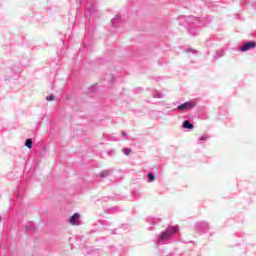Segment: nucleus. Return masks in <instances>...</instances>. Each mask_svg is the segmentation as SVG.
Masks as SVG:
<instances>
[{
    "mask_svg": "<svg viewBox=\"0 0 256 256\" xmlns=\"http://www.w3.org/2000/svg\"><path fill=\"white\" fill-rule=\"evenodd\" d=\"M213 21V17L206 16L203 18V21L195 16H179L178 17V25L180 27H184V29H187L189 35H192V37H195L197 35V28L199 25H209Z\"/></svg>",
    "mask_w": 256,
    "mask_h": 256,
    "instance_id": "nucleus-1",
    "label": "nucleus"
},
{
    "mask_svg": "<svg viewBox=\"0 0 256 256\" xmlns=\"http://www.w3.org/2000/svg\"><path fill=\"white\" fill-rule=\"evenodd\" d=\"M177 233H179V226H168L164 231H162L157 240H155V245L157 247L161 245H169L170 243H177V241H181L178 237H176Z\"/></svg>",
    "mask_w": 256,
    "mask_h": 256,
    "instance_id": "nucleus-2",
    "label": "nucleus"
},
{
    "mask_svg": "<svg viewBox=\"0 0 256 256\" xmlns=\"http://www.w3.org/2000/svg\"><path fill=\"white\" fill-rule=\"evenodd\" d=\"M88 35L84 37L83 42H82V53L85 55L87 53H91L93 51V28L88 27L87 29Z\"/></svg>",
    "mask_w": 256,
    "mask_h": 256,
    "instance_id": "nucleus-3",
    "label": "nucleus"
},
{
    "mask_svg": "<svg viewBox=\"0 0 256 256\" xmlns=\"http://www.w3.org/2000/svg\"><path fill=\"white\" fill-rule=\"evenodd\" d=\"M80 3H83V0H80ZM86 12L84 14L85 19L88 17H93L97 15V1L96 0H86Z\"/></svg>",
    "mask_w": 256,
    "mask_h": 256,
    "instance_id": "nucleus-4",
    "label": "nucleus"
},
{
    "mask_svg": "<svg viewBox=\"0 0 256 256\" xmlns=\"http://www.w3.org/2000/svg\"><path fill=\"white\" fill-rule=\"evenodd\" d=\"M111 225L112 223L110 221L100 219L94 224V228L90 231V233H101V231H105V229L111 227Z\"/></svg>",
    "mask_w": 256,
    "mask_h": 256,
    "instance_id": "nucleus-5",
    "label": "nucleus"
},
{
    "mask_svg": "<svg viewBox=\"0 0 256 256\" xmlns=\"http://www.w3.org/2000/svg\"><path fill=\"white\" fill-rule=\"evenodd\" d=\"M108 255L109 256H127V250L123 246H108Z\"/></svg>",
    "mask_w": 256,
    "mask_h": 256,
    "instance_id": "nucleus-6",
    "label": "nucleus"
},
{
    "mask_svg": "<svg viewBox=\"0 0 256 256\" xmlns=\"http://www.w3.org/2000/svg\"><path fill=\"white\" fill-rule=\"evenodd\" d=\"M194 228L196 233H199V235H203L205 233H208L210 226L209 222L207 221H199L194 224Z\"/></svg>",
    "mask_w": 256,
    "mask_h": 256,
    "instance_id": "nucleus-7",
    "label": "nucleus"
},
{
    "mask_svg": "<svg viewBox=\"0 0 256 256\" xmlns=\"http://www.w3.org/2000/svg\"><path fill=\"white\" fill-rule=\"evenodd\" d=\"M197 107V100H189L182 104H179L176 109L177 111H191V109H195Z\"/></svg>",
    "mask_w": 256,
    "mask_h": 256,
    "instance_id": "nucleus-8",
    "label": "nucleus"
},
{
    "mask_svg": "<svg viewBox=\"0 0 256 256\" xmlns=\"http://www.w3.org/2000/svg\"><path fill=\"white\" fill-rule=\"evenodd\" d=\"M255 47H256V41L248 40V41L242 42V45L241 47L238 48V51H240V53H245L247 51H251V49H255Z\"/></svg>",
    "mask_w": 256,
    "mask_h": 256,
    "instance_id": "nucleus-9",
    "label": "nucleus"
},
{
    "mask_svg": "<svg viewBox=\"0 0 256 256\" xmlns=\"http://www.w3.org/2000/svg\"><path fill=\"white\" fill-rule=\"evenodd\" d=\"M244 233L243 232H237L232 236V244H230V247H239V245H241V243L243 242V237H244ZM238 239V241H237ZM235 241H237V243H235Z\"/></svg>",
    "mask_w": 256,
    "mask_h": 256,
    "instance_id": "nucleus-10",
    "label": "nucleus"
},
{
    "mask_svg": "<svg viewBox=\"0 0 256 256\" xmlns=\"http://www.w3.org/2000/svg\"><path fill=\"white\" fill-rule=\"evenodd\" d=\"M68 223L70 225H81V214L76 212L68 218Z\"/></svg>",
    "mask_w": 256,
    "mask_h": 256,
    "instance_id": "nucleus-11",
    "label": "nucleus"
},
{
    "mask_svg": "<svg viewBox=\"0 0 256 256\" xmlns=\"http://www.w3.org/2000/svg\"><path fill=\"white\" fill-rule=\"evenodd\" d=\"M23 193H24L23 188H21V186H18L17 192H16V200L14 202L15 207H19V205H21V201H23Z\"/></svg>",
    "mask_w": 256,
    "mask_h": 256,
    "instance_id": "nucleus-12",
    "label": "nucleus"
},
{
    "mask_svg": "<svg viewBox=\"0 0 256 256\" xmlns=\"http://www.w3.org/2000/svg\"><path fill=\"white\" fill-rule=\"evenodd\" d=\"M219 119L221 121H227V119H231L229 117V112L227 111V107L223 106L218 110Z\"/></svg>",
    "mask_w": 256,
    "mask_h": 256,
    "instance_id": "nucleus-13",
    "label": "nucleus"
},
{
    "mask_svg": "<svg viewBox=\"0 0 256 256\" xmlns=\"http://www.w3.org/2000/svg\"><path fill=\"white\" fill-rule=\"evenodd\" d=\"M123 209L119 206L104 207V212L108 214L121 213Z\"/></svg>",
    "mask_w": 256,
    "mask_h": 256,
    "instance_id": "nucleus-14",
    "label": "nucleus"
},
{
    "mask_svg": "<svg viewBox=\"0 0 256 256\" xmlns=\"http://www.w3.org/2000/svg\"><path fill=\"white\" fill-rule=\"evenodd\" d=\"M155 169L156 171H159V167H154L152 168L153 172H150L146 175L148 183H153L155 179H157V176H155V173H157L155 172Z\"/></svg>",
    "mask_w": 256,
    "mask_h": 256,
    "instance_id": "nucleus-15",
    "label": "nucleus"
},
{
    "mask_svg": "<svg viewBox=\"0 0 256 256\" xmlns=\"http://www.w3.org/2000/svg\"><path fill=\"white\" fill-rule=\"evenodd\" d=\"M183 129H186L187 131H193L195 129V125L191 123L189 120H184L182 122Z\"/></svg>",
    "mask_w": 256,
    "mask_h": 256,
    "instance_id": "nucleus-16",
    "label": "nucleus"
},
{
    "mask_svg": "<svg viewBox=\"0 0 256 256\" xmlns=\"http://www.w3.org/2000/svg\"><path fill=\"white\" fill-rule=\"evenodd\" d=\"M146 223L149 225H159L161 223V219L149 216L146 218Z\"/></svg>",
    "mask_w": 256,
    "mask_h": 256,
    "instance_id": "nucleus-17",
    "label": "nucleus"
},
{
    "mask_svg": "<svg viewBox=\"0 0 256 256\" xmlns=\"http://www.w3.org/2000/svg\"><path fill=\"white\" fill-rule=\"evenodd\" d=\"M209 139H211V136H209L208 134H204L198 138L197 144L202 145V143H205V141H209Z\"/></svg>",
    "mask_w": 256,
    "mask_h": 256,
    "instance_id": "nucleus-18",
    "label": "nucleus"
},
{
    "mask_svg": "<svg viewBox=\"0 0 256 256\" xmlns=\"http://www.w3.org/2000/svg\"><path fill=\"white\" fill-rule=\"evenodd\" d=\"M123 21V18H121V16L116 15L114 18L111 19V23L112 26L117 27V25H119V23H121Z\"/></svg>",
    "mask_w": 256,
    "mask_h": 256,
    "instance_id": "nucleus-19",
    "label": "nucleus"
},
{
    "mask_svg": "<svg viewBox=\"0 0 256 256\" xmlns=\"http://www.w3.org/2000/svg\"><path fill=\"white\" fill-rule=\"evenodd\" d=\"M225 56V49L216 50L215 55L213 56V59H221V57Z\"/></svg>",
    "mask_w": 256,
    "mask_h": 256,
    "instance_id": "nucleus-20",
    "label": "nucleus"
},
{
    "mask_svg": "<svg viewBox=\"0 0 256 256\" xmlns=\"http://www.w3.org/2000/svg\"><path fill=\"white\" fill-rule=\"evenodd\" d=\"M116 77H115V75L114 74H106L105 76H104V81H108V83H115V81H116Z\"/></svg>",
    "mask_w": 256,
    "mask_h": 256,
    "instance_id": "nucleus-21",
    "label": "nucleus"
},
{
    "mask_svg": "<svg viewBox=\"0 0 256 256\" xmlns=\"http://www.w3.org/2000/svg\"><path fill=\"white\" fill-rule=\"evenodd\" d=\"M11 73H14L15 75H19V73L23 72V66L19 65L18 67H13L10 69Z\"/></svg>",
    "mask_w": 256,
    "mask_h": 256,
    "instance_id": "nucleus-22",
    "label": "nucleus"
},
{
    "mask_svg": "<svg viewBox=\"0 0 256 256\" xmlns=\"http://www.w3.org/2000/svg\"><path fill=\"white\" fill-rule=\"evenodd\" d=\"M35 224H33V222H29L26 225V231H28L29 233H35Z\"/></svg>",
    "mask_w": 256,
    "mask_h": 256,
    "instance_id": "nucleus-23",
    "label": "nucleus"
},
{
    "mask_svg": "<svg viewBox=\"0 0 256 256\" xmlns=\"http://www.w3.org/2000/svg\"><path fill=\"white\" fill-rule=\"evenodd\" d=\"M25 147H27V149H33V139L28 138L25 140L24 142Z\"/></svg>",
    "mask_w": 256,
    "mask_h": 256,
    "instance_id": "nucleus-24",
    "label": "nucleus"
},
{
    "mask_svg": "<svg viewBox=\"0 0 256 256\" xmlns=\"http://www.w3.org/2000/svg\"><path fill=\"white\" fill-rule=\"evenodd\" d=\"M131 197H133V199H141V193H139L137 190H132Z\"/></svg>",
    "mask_w": 256,
    "mask_h": 256,
    "instance_id": "nucleus-25",
    "label": "nucleus"
},
{
    "mask_svg": "<svg viewBox=\"0 0 256 256\" xmlns=\"http://www.w3.org/2000/svg\"><path fill=\"white\" fill-rule=\"evenodd\" d=\"M95 93H97V85H93L90 88H88V94L90 95V97Z\"/></svg>",
    "mask_w": 256,
    "mask_h": 256,
    "instance_id": "nucleus-26",
    "label": "nucleus"
},
{
    "mask_svg": "<svg viewBox=\"0 0 256 256\" xmlns=\"http://www.w3.org/2000/svg\"><path fill=\"white\" fill-rule=\"evenodd\" d=\"M109 175H111V170H103L101 173H100V177L102 179H105V177H109Z\"/></svg>",
    "mask_w": 256,
    "mask_h": 256,
    "instance_id": "nucleus-27",
    "label": "nucleus"
},
{
    "mask_svg": "<svg viewBox=\"0 0 256 256\" xmlns=\"http://www.w3.org/2000/svg\"><path fill=\"white\" fill-rule=\"evenodd\" d=\"M153 97L155 99H163V97H165V95H163L162 93L160 92H156L155 94H153Z\"/></svg>",
    "mask_w": 256,
    "mask_h": 256,
    "instance_id": "nucleus-28",
    "label": "nucleus"
},
{
    "mask_svg": "<svg viewBox=\"0 0 256 256\" xmlns=\"http://www.w3.org/2000/svg\"><path fill=\"white\" fill-rule=\"evenodd\" d=\"M46 101H55V94H50L46 96Z\"/></svg>",
    "mask_w": 256,
    "mask_h": 256,
    "instance_id": "nucleus-29",
    "label": "nucleus"
},
{
    "mask_svg": "<svg viewBox=\"0 0 256 256\" xmlns=\"http://www.w3.org/2000/svg\"><path fill=\"white\" fill-rule=\"evenodd\" d=\"M124 155H131V148H124L123 150Z\"/></svg>",
    "mask_w": 256,
    "mask_h": 256,
    "instance_id": "nucleus-30",
    "label": "nucleus"
},
{
    "mask_svg": "<svg viewBox=\"0 0 256 256\" xmlns=\"http://www.w3.org/2000/svg\"><path fill=\"white\" fill-rule=\"evenodd\" d=\"M106 139L108 141H119V139H116L115 137L111 136V135H106Z\"/></svg>",
    "mask_w": 256,
    "mask_h": 256,
    "instance_id": "nucleus-31",
    "label": "nucleus"
},
{
    "mask_svg": "<svg viewBox=\"0 0 256 256\" xmlns=\"http://www.w3.org/2000/svg\"><path fill=\"white\" fill-rule=\"evenodd\" d=\"M32 19H34L35 21H40L41 20V17L39 16L38 13H35L32 17Z\"/></svg>",
    "mask_w": 256,
    "mask_h": 256,
    "instance_id": "nucleus-32",
    "label": "nucleus"
},
{
    "mask_svg": "<svg viewBox=\"0 0 256 256\" xmlns=\"http://www.w3.org/2000/svg\"><path fill=\"white\" fill-rule=\"evenodd\" d=\"M186 53H197V50H195L193 48H187Z\"/></svg>",
    "mask_w": 256,
    "mask_h": 256,
    "instance_id": "nucleus-33",
    "label": "nucleus"
},
{
    "mask_svg": "<svg viewBox=\"0 0 256 256\" xmlns=\"http://www.w3.org/2000/svg\"><path fill=\"white\" fill-rule=\"evenodd\" d=\"M107 199H109V197H102V198L98 199V201H101V203H105V201H107Z\"/></svg>",
    "mask_w": 256,
    "mask_h": 256,
    "instance_id": "nucleus-34",
    "label": "nucleus"
},
{
    "mask_svg": "<svg viewBox=\"0 0 256 256\" xmlns=\"http://www.w3.org/2000/svg\"><path fill=\"white\" fill-rule=\"evenodd\" d=\"M86 253L93 255V250H91V248H89V247H86Z\"/></svg>",
    "mask_w": 256,
    "mask_h": 256,
    "instance_id": "nucleus-35",
    "label": "nucleus"
},
{
    "mask_svg": "<svg viewBox=\"0 0 256 256\" xmlns=\"http://www.w3.org/2000/svg\"><path fill=\"white\" fill-rule=\"evenodd\" d=\"M122 137H124V139H127V132L122 131Z\"/></svg>",
    "mask_w": 256,
    "mask_h": 256,
    "instance_id": "nucleus-36",
    "label": "nucleus"
},
{
    "mask_svg": "<svg viewBox=\"0 0 256 256\" xmlns=\"http://www.w3.org/2000/svg\"><path fill=\"white\" fill-rule=\"evenodd\" d=\"M247 3H249L248 1H241L240 5H247Z\"/></svg>",
    "mask_w": 256,
    "mask_h": 256,
    "instance_id": "nucleus-37",
    "label": "nucleus"
},
{
    "mask_svg": "<svg viewBox=\"0 0 256 256\" xmlns=\"http://www.w3.org/2000/svg\"><path fill=\"white\" fill-rule=\"evenodd\" d=\"M4 49H5L6 51H10L11 46H4Z\"/></svg>",
    "mask_w": 256,
    "mask_h": 256,
    "instance_id": "nucleus-38",
    "label": "nucleus"
},
{
    "mask_svg": "<svg viewBox=\"0 0 256 256\" xmlns=\"http://www.w3.org/2000/svg\"><path fill=\"white\" fill-rule=\"evenodd\" d=\"M61 54H62V55H65V48H62V49H61Z\"/></svg>",
    "mask_w": 256,
    "mask_h": 256,
    "instance_id": "nucleus-39",
    "label": "nucleus"
},
{
    "mask_svg": "<svg viewBox=\"0 0 256 256\" xmlns=\"http://www.w3.org/2000/svg\"><path fill=\"white\" fill-rule=\"evenodd\" d=\"M111 235H117V232H115V229L111 231Z\"/></svg>",
    "mask_w": 256,
    "mask_h": 256,
    "instance_id": "nucleus-40",
    "label": "nucleus"
},
{
    "mask_svg": "<svg viewBox=\"0 0 256 256\" xmlns=\"http://www.w3.org/2000/svg\"><path fill=\"white\" fill-rule=\"evenodd\" d=\"M139 91H141V88H136L135 89V93H139Z\"/></svg>",
    "mask_w": 256,
    "mask_h": 256,
    "instance_id": "nucleus-41",
    "label": "nucleus"
},
{
    "mask_svg": "<svg viewBox=\"0 0 256 256\" xmlns=\"http://www.w3.org/2000/svg\"><path fill=\"white\" fill-rule=\"evenodd\" d=\"M182 243H195L194 241L190 240L188 242L182 241Z\"/></svg>",
    "mask_w": 256,
    "mask_h": 256,
    "instance_id": "nucleus-42",
    "label": "nucleus"
},
{
    "mask_svg": "<svg viewBox=\"0 0 256 256\" xmlns=\"http://www.w3.org/2000/svg\"><path fill=\"white\" fill-rule=\"evenodd\" d=\"M148 231H153V227H148Z\"/></svg>",
    "mask_w": 256,
    "mask_h": 256,
    "instance_id": "nucleus-43",
    "label": "nucleus"
},
{
    "mask_svg": "<svg viewBox=\"0 0 256 256\" xmlns=\"http://www.w3.org/2000/svg\"><path fill=\"white\" fill-rule=\"evenodd\" d=\"M8 77H13V74L9 75Z\"/></svg>",
    "mask_w": 256,
    "mask_h": 256,
    "instance_id": "nucleus-44",
    "label": "nucleus"
},
{
    "mask_svg": "<svg viewBox=\"0 0 256 256\" xmlns=\"http://www.w3.org/2000/svg\"><path fill=\"white\" fill-rule=\"evenodd\" d=\"M2 219H3V218L0 216V222L2 221Z\"/></svg>",
    "mask_w": 256,
    "mask_h": 256,
    "instance_id": "nucleus-45",
    "label": "nucleus"
},
{
    "mask_svg": "<svg viewBox=\"0 0 256 256\" xmlns=\"http://www.w3.org/2000/svg\"><path fill=\"white\" fill-rule=\"evenodd\" d=\"M166 256H173V255H171V254H168V255H166Z\"/></svg>",
    "mask_w": 256,
    "mask_h": 256,
    "instance_id": "nucleus-46",
    "label": "nucleus"
}]
</instances>
